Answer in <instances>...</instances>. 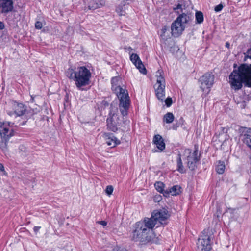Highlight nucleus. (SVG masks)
<instances>
[{
	"label": "nucleus",
	"mask_w": 251,
	"mask_h": 251,
	"mask_svg": "<svg viewBox=\"0 0 251 251\" xmlns=\"http://www.w3.org/2000/svg\"><path fill=\"white\" fill-rule=\"evenodd\" d=\"M119 78L113 77L111 80L113 91L116 94L119 100V109L123 117L127 115L128 110L130 105V99L128 92L125 89L118 85Z\"/></svg>",
	"instance_id": "7ed1b4c3"
},
{
	"label": "nucleus",
	"mask_w": 251,
	"mask_h": 251,
	"mask_svg": "<svg viewBox=\"0 0 251 251\" xmlns=\"http://www.w3.org/2000/svg\"><path fill=\"white\" fill-rule=\"evenodd\" d=\"M14 113L18 116H22L26 112V107L22 103H16L14 104Z\"/></svg>",
	"instance_id": "aec40b11"
},
{
	"label": "nucleus",
	"mask_w": 251,
	"mask_h": 251,
	"mask_svg": "<svg viewBox=\"0 0 251 251\" xmlns=\"http://www.w3.org/2000/svg\"><path fill=\"white\" fill-rule=\"evenodd\" d=\"M177 170L181 173H184L185 170L183 165L180 154H178L177 157Z\"/></svg>",
	"instance_id": "5701e85b"
},
{
	"label": "nucleus",
	"mask_w": 251,
	"mask_h": 251,
	"mask_svg": "<svg viewBox=\"0 0 251 251\" xmlns=\"http://www.w3.org/2000/svg\"><path fill=\"white\" fill-rule=\"evenodd\" d=\"M132 239L134 241H139L145 244L149 242L151 240V237L148 230L143 227L142 223L138 222L135 224Z\"/></svg>",
	"instance_id": "39448f33"
},
{
	"label": "nucleus",
	"mask_w": 251,
	"mask_h": 251,
	"mask_svg": "<svg viewBox=\"0 0 251 251\" xmlns=\"http://www.w3.org/2000/svg\"><path fill=\"white\" fill-rule=\"evenodd\" d=\"M234 211V210L232 209H231V208H228L226 211V212H230V213H232L233 212V211Z\"/></svg>",
	"instance_id": "ea45409f"
},
{
	"label": "nucleus",
	"mask_w": 251,
	"mask_h": 251,
	"mask_svg": "<svg viewBox=\"0 0 251 251\" xmlns=\"http://www.w3.org/2000/svg\"><path fill=\"white\" fill-rule=\"evenodd\" d=\"M174 116L172 113L167 112L164 115L163 121L167 124H170L173 122L174 120Z\"/></svg>",
	"instance_id": "b1692460"
},
{
	"label": "nucleus",
	"mask_w": 251,
	"mask_h": 251,
	"mask_svg": "<svg viewBox=\"0 0 251 251\" xmlns=\"http://www.w3.org/2000/svg\"><path fill=\"white\" fill-rule=\"evenodd\" d=\"M113 191V188L112 186L108 185L106 187V188L105 189V192L108 195L112 194Z\"/></svg>",
	"instance_id": "c756f323"
},
{
	"label": "nucleus",
	"mask_w": 251,
	"mask_h": 251,
	"mask_svg": "<svg viewBox=\"0 0 251 251\" xmlns=\"http://www.w3.org/2000/svg\"><path fill=\"white\" fill-rule=\"evenodd\" d=\"M104 136L106 140V144L111 147H114L120 143V141L112 134L104 133Z\"/></svg>",
	"instance_id": "f3484780"
},
{
	"label": "nucleus",
	"mask_w": 251,
	"mask_h": 251,
	"mask_svg": "<svg viewBox=\"0 0 251 251\" xmlns=\"http://www.w3.org/2000/svg\"><path fill=\"white\" fill-rule=\"evenodd\" d=\"M40 228V226H35L34 227V231L35 232H38V231L39 230Z\"/></svg>",
	"instance_id": "4c0bfd02"
},
{
	"label": "nucleus",
	"mask_w": 251,
	"mask_h": 251,
	"mask_svg": "<svg viewBox=\"0 0 251 251\" xmlns=\"http://www.w3.org/2000/svg\"><path fill=\"white\" fill-rule=\"evenodd\" d=\"M140 223L143 224V227L148 230V232L150 233L151 230L155 226L156 227L160 226V225L155 219L153 216L151 215V217L150 218H145L143 222H139Z\"/></svg>",
	"instance_id": "f8f14e48"
},
{
	"label": "nucleus",
	"mask_w": 251,
	"mask_h": 251,
	"mask_svg": "<svg viewBox=\"0 0 251 251\" xmlns=\"http://www.w3.org/2000/svg\"><path fill=\"white\" fill-rule=\"evenodd\" d=\"M223 8V5L222 4L220 3L219 5L216 6L214 8V10L218 12L221 11Z\"/></svg>",
	"instance_id": "2f4dec72"
},
{
	"label": "nucleus",
	"mask_w": 251,
	"mask_h": 251,
	"mask_svg": "<svg viewBox=\"0 0 251 251\" xmlns=\"http://www.w3.org/2000/svg\"><path fill=\"white\" fill-rule=\"evenodd\" d=\"M165 104L167 107H170L172 103V100L171 98H167L165 100Z\"/></svg>",
	"instance_id": "7c9ffc66"
},
{
	"label": "nucleus",
	"mask_w": 251,
	"mask_h": 251,
	"mask_svg": "<svg viewBox=\"0 0 251 251\" xmlns=\"http://www.w3.org/2000/svg\"><path fill=\"white\" fill-rule=\"evenodd\" d=\"M97 223L102 225L103 226H106L107 224V222H106L105 221H98V222H97Z\"/></svg>",
	"instance_id": "72a5a7b5"
},
{
	"label": "nucleus",
	"mask_w": 251,
	"mask_h": 251,
	"mask_svg": "<svg viewBox=\"0 0 251 251\" xmlns=\"http://www.w3.org/2000/svg\"><path fill=\"white\" fill-rule=\"evenodd\" d=\"M169 30V27L167 26H164L161 29L160 36L164 40H166L167 38V36H166L165 33L167 31Z\"/></svg>",
	"instance_id": "cd10ccee"
},
{
	"label": "nucleus",
	"mask_w": 251,
	"mask_h": 251,
	"mask_svg": "<svg viewBox=\"0 0 251 251\" xmlns=\"http://www.w3.org/2000/svg\"><path fill=\"white\" fill-rule=\"evenodd\" d=\"M4 167L3 165L2 164L0 163V170L4 171Z\"/></svg>",
	"instance_id": "a19ab883"
},
{
	"label": "nucleus",
	"mask_w": 251,
	"mask_h": 251,
	"mask_svg": "<svg viewBox=\"0 0 251 251\" xmlns=\"http://www.w3.org/2000/svg\"><path fill=\"white\" fill-rule=\"evenodd\" d=\"M211 231L209 229H204L202 234L198 239L197 242V247L201 251H210L211 249L210 244L211 239L212 238Z\"/></svg>",
	"instance_id": "6e6552de"
},
{
	"label": "nucleus",
	"mask_w": 251,
	"mask_h": 251,
	"mask_svg": "<svg viewBox=\"0 0 251 251\" xmlns=\"http://www.w3.org/2000/svg\"><path fill=\"white\" fill-rule=\"evenodd\" d=\"M35 26L36 29H40L43 27L42 23L40 21H37L35 23Z\"/></svg>",
	"instance_id": "473e14b6"
},
{
	"label": "nucleus",
	"mask_w": 251,
	"mask_h": 251,
	"mask_svg": "<svg viewBox=\"0 0 251 251\" xmlns=\"http://www.w3.org/2000/svg\"><path fill=\"white\" fill-rule=\"evenodd\" d=\"M214 80L213 75L210 73H206L200 79L201 83L200 88L206 94L209 93Z\"/></svg>",
	"instance_id": "9d476101"
},
{
	"label": "nucleus",
	"mask_w": 251,
	"mask_h": 251,
	"mask_svg": "<svg viewBox=\"0 0 251 251\" xmlns=\"http://www.w3.org/2000/svg\"><path fill=\"white\" fill-rule=\"evenodd\" d=\"M114 251H128V250L124 248H118L114 249Z\"/></svg>",
	"instance_id": "f704fd0d"
},
{
	"label": "nucleus",
	"mask_w": 251,
	"mask_h": 251,
	"mask_svg": "<svg viewBox=\"0 0 251 251\" xmlns=\"http://www.w3.org/2000/svg\"><path fill=\"white\" fill-rule=\"evenodd\" d=\"M126 49H127V50H128L129 51H131V50H132V49L130 47L127 48Z\"/></svg>",
	"instance_id": "37998d69"
},
{
	"label": "nucleus",
	"mask_w": 251,
	"mask_h": 251,
	"mask_svg": "<svg viewBox=\"0 0 251 251\" xmlns=\"http://www.w3.org/2000/svg\"><path fill=\"white\" fill-rule=\"evenodd\" d=\"M126 6L125 5L120 4L116 8V12L120 16L125 15L126 13Z\"/></svg>",
	"instance_id": "393cba45"
},
{
	"label": "nucleus",
	"mask_w": 251,
	"mask_h": 251,
	"mask_svg": "<svg viewBox=\"0 0 251 251\" xmlns=\"http://www.w3.org/2000/svg\"><path fill=\"white\" fill-rule=\"evenodd\" d=\"M196 20L197 23L201 24L203 21V13L201 11H197L196 13Z\"/></svg>",
	"instance_id": "a878e982"
},
{
	"label": "nucleus",
	"mask_w": 251,
	"mask_h": 251,
	"mask_svg": "<svg viewBox=\"0 0 251 251\" xmlns=\"http://www.w3.org/2000/svg\"><path fill=\"white\" fill-rule=\"evenodd\" d=\"M13 2L12 0H0V11L2 13L7 14L12 11Z\"/></svg>",
	"instance_id": "2eb2a0df"
},
{
	"label": "nucleus",
	"mask_w": 251,
	"mask_h": 251,
	"mask_svg": "<svg viewBox=\"0 0 251 251\" xmlns=\"http://www.w3.org/2000/svg\"><path fill=\"white\" fill-rule=\"evenodd\" d=\"M88 8L89 10H94L105 4L104 0H87Z\"/></svg>",
	"instance_id": "dca6fc26"
},
{
	"label": "nucleus",
	"mask_w": 251,
	"mask_h": 251,
	"mask_svg": "<svg viewBox=\"0 0 251 251\" xmlns=\"http://www.w3.org/2000/svg\"><path fill=\"white\" fill-rule=\"evenodd\" d=\"M184 29L185 25H182L181 24L178 22V19H176L172 24V35L174 36H178L181 34L182 32L184 30Z\"/></svg>",
	"instance_id": "ddd939ff"
},
{
	"label": "nucleus",
	"mask_w": 251,
	"mask_h": 251,
	"mask_svg": "<svg viewBox=\"0 0 251 251\" xmlns=\"http://www.w3.org/2000/svg\"><path fill=\"white\" fill-rule=\"evenodd\" d=\"M231 88L235 90L240 89L244 83L245 86L251 87V64H243L237 70H234L229 76Z\"/></svg>",
	"instance_id": "f257e3e1"
},
{
	"label": "nucleus",
	"mask_w": 251,
	"mask_h": 251,
	"mask_svg": "<svg viewBox=\"0 0 251 251\" xmlns=\"http://www.w3.org/2000/svg\"><path fill=\"white\" fill-rule=\"evenodd\" d=\"M184 155L187 160V164L189 169L192 171L195 170L197 168V164L200 158V154L198 153V150L195 149L193 151H192L190 149H185Z\"/></svg>",
	"instance_id": "1a4fd4ad"
},
{
	"label": "nucleus",
	"mask_w": 251,
	"mask_h": 251,
	"mask_svg": "<svg viewBox=\"0 0 251 251\" xmlns=\"http://www.w3.org/2000/svg\"><path fill=\"white\" fill-rule=\"evenodd\" d=\"M156 83L154 86L155 94L159 100H163L165 97V80L163 76V71L158 70L156 72Z\"/></svg>",
	"instance_id": "0eeeda50"
},
{
	"label": "nucleus",
	"mask_w": 251,
	"mask_h": 251,
	"mask_svg": "<svg viewBox=\"0 0 251 251\" xmlns=\"http://www.w3.org/2000/svg\"><path fill=\"white\" fill-rule=\"evenodd\" d=\"M153 142L159 150V151H161L165 149V144L161 135L159 134L155 135L153 137Z\"/></svg>",
	"instance_id": "6ab92c4d"
},
{
	"label": "nucleus",
	"mask_w": 251,
	"mask_h": 251,
	"mask_svg": "<svg viewBox=\"0 0 251 251\" xmlns=\"http://www.w3.org/2000/svg\"><path fill=\"white\" fill-rule=\"evenodd\" d=\"M130 58L132 62L142 74H146L147 73L146 69L137 54L132 53L130 55Z\"/></svg>",
	"instance_id": "4468645a"
},
{
	"label": "nucleus",
	"mask_w": 251,
	"mask_h": 251,
	"mask_svg": "<svg viewBox=\"0 0 251 251\" xmlns=\"http://www.w3.org/2000/svg\"><path fill=\"white\" fill-rule=\"evenodd\" d=\"M151 215L160 226L166 224L165 221L170 217L168 211L165 208L154 210Z\"/></svg>",
	"instance_id": "9b49d317"
},
{
	"label": "nucleus",
	"mask_w": 251,
	"mask_h": 251,
	"mask_svg": "<svg viewBox=\"0 0 251 251\" xmlns=\"http://www.w3.org/2000/svg\"><path fill=\"white\" fill-rule=\"evenodd\" d=\"M161 199V197L160 196H158L155 197V200L157 201H159Z\"/></svg>",
	"instance_id": "58836bf2"
},
{
	"label": "nucleus",
	"mask_w": 251,
	"mask_h": 251,
	"mask_svg": "<svg viewBox=\"0 0 251 251\" xmlns=\"http://www.w3.org/2000/svg\"><path fill=\"white\" fill-rule=\"evenodd\" d=\"M244 61H247L248 59H251V47L244 53Z\"/></svg>",
	"instance_id": "c85d7f7f"
},
{
	"label": "nucleus",
	"mask_w": 251,
	"mask_h": 251,
	"mask_svg": "<svg viewBox=\"0 0 251 251\" xmlns=\"http://www.w3.org/2000/svg\"><path fill=\"white\" fill-rule=\"evenodd\" d=\"M31 100L32 102H34V98L32 97V96H31Z\"/></svg>",
	"instance_id": "c03bdc74"
},
{
	"label": "nucleus",
	"mask_w": 251,
	"mask_h": 251,
	"mask_svg": "<svg viewBox=\"0 0 251 251\" xmlns=\"http://www.w3.org/2000/svg\"><path fill=\"white\" fill-rule=\"evenodd\" d=\"M175 10L182 9V5L178 4L177 6L174 8Z\"/></svg>",
	"instance_id": "e433bc0d"
},
{
	"label": "nucleus",
	"mask_w": 251,
	"mask_h": 251,
	"mask_svg": "<svg viewBox=\"0 0 251 251\" xmlns=\"http://www.w3.org/2000/svg\"><path fill=\"white\" fill-rule=\"evenodd\" d=\"M106 123L109 130L115 132L118 130L120 122L117 108L111 107Z\"/></svg>",
	"instance_id": "423d86ee"
},
{
	"label": "nucleus",
	"mask_w": 251,
	"mask_h": 251,
	"mask_svg": "<svg viewBox=\"0 0 251 251\" xmlns=\"http://www.w3.org/2000/svg\"><path fill=\"white\" fill-rule=\"evenodd\" d=\"M4 24L3 22L0 21V29L2 30L4 28Z\"/></svg>",
	"instance_id": "c9c22d12"
},
{
	"label": "nucleus",
	"mask_w": 251,
	"mask_h": 251,
	"mask_svg": "<svg viewBox=\"0 0 251 251\" xmlns=\"http://www.w3.org/2000/svg\"><path fill=\"white\" fill-rule=\"evenodd\" d=\"M181 187L178 185H175L168 190L165 191L164 195L167 196L168 194H171L172 196H176L180 193Z\"/></svg>",
	"instance_id": "412c9836"
},
{
	"label": "nucleus",
	"mask_w": 251,
	"mask_h": 251,
	"mask_svg": "<svg viewBox=\"0 0 251 251\" xmlns=\"http://www.w3.org/2000/svg\"><path fill=\"white\" fill-rule=\"evenodd\" d=\"M225 46L227 48H229V47H230V44L229 42H226V45H225Z\"/></svg>",
	"instance_id": "79ce46f5"
},
{
	"label": "nucleus",
	"mask_w": 251,
	"mask_h": 251,
	"mask_svg": "<svg viewBox=\"0 0 251 251\" xmlns=\"http://www.w3.org/2000/svg\"><path fill=\"white\" fill-rule=\"evenodd\" d=\"M193 15L191 13L182 12L180 14L176 19L178 20V22H180L182 25H184L185 24H187L193 19Z\"/></svg>",
	"instance_id": "a211bd4d"
},
{
	"label": "nucleus",
	"mask_w": 251,
	"mask_h": 251,
	"mask_svg": "<svg viewBox=\"0 0 251 251\" xmlns=\"http://www.w3.org/2000/svg\"><path fill=\"white\" fill-rule=\"evenodd\" d=\"M215 170L219 174H222L225 170V164L224 161L219 160L215 163Z\"/></svg>",
	"instance_id": "4be33fe9"
},
{
	"label": "nucleus",
	"mask_w": 251,
	"mask_h": 251,
	"mask_svg": "<svg viewBox=\"0 0 251 251\" xmlns=\"http://www.w3.org/2000/svg\"><path fill=\"white\" fill-rule=\"evenodd\" d=\"M13 125L8 122H0V148L2 151L6 150L7 142L14 135Z\"/></svg>",
	"instance_id": "20e7f679"
},
{
	"label": "nucleus",
	"mask_w": 251,
	"mask_h": 251,
	"mask_svg": "<svg viewBox=\"0 0 251 251\" xmlns=\"http://www.w3.org/2000/svg\"><path fill=\"white\" fill-rule=\"evenodd\" d=\"M164 184L161 182H157L154 184V186L156 190L160 193L163 191Z\"/></svg>",
	"instance_id": "bb28decb"
},
{
	"label": "nucleus",
	"mask_w": 251,
	"mask_h": 251,
	"mask_svg": "<svg viewBox=\"0 0 251 251\" xmlns=\"http://www.w3.org/2000/svg\"><path fill=\"white\" fill-rule=\"evenodd\" d=\"M67 76L75 82L76 87L80 89L83 86L89 84L91 73L84 66L79 67L75 69L69 68L66 72Z\"/></svg>",
	"instance_id": "f03ea898"
}]
</instances>
